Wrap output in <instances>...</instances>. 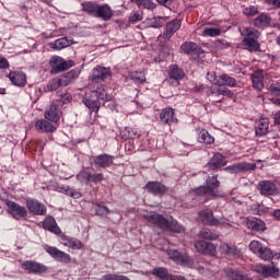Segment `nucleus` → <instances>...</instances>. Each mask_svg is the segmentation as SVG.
Listing matches in <instances>:
<instances>
[{
    "mask_svg": "<svg viewBox=\"0 0 280 280\" xmlns=\"http://www.w3.org/2000/svg\"><path fill=\"white\" fill-rule=\"evenodd\" d=\"M113 96L106 92L104 86L97 88L95 91H92L89 95L83 98V104L89 108L90 113H100V108L102 104H106V102H110Z\"/></svg>",
    "mask_w": 280,
    "mask_h": 280,
    "instance_id": "f257e3e1",
    "label": "nucleus"
},
{
    "mask_svg": "<svg viewBox=\"0 0 280 280\" xmlns=\"http://www.w3.org/2000/svg\"><path fill=\"white\" fill-rule=\"evenodd\" d=\"M241 36L243 37L242 46L247 51L252 54H257V51H261V44L259 43V38H261V32L253 26H244L241 30Z\"/></svg>",
    "mask_w": 280,
    "mask_h": 280,
    "instance_id": "f03ea898",
    "label": "nucleus"
},
{
    "mask_svg": "<svg viewBox=\"0 0 280 280\" xmlns=\"http://www.w3.org/2000/svg\"><path fill=\"white\" fill-rule=\"evenodd\" d=\"M220 180H218V175L210 176L206 179L205 186H199L192 190L195 196L199 198H205V200H213V198L220 197Z\"/></svg>",
    "mask_w": 280,
    "mask_h": 280,
    "instance_id": "7ed1b4c3",
    "label": "nucleus"
},
{
    "mask_svg": "<svg viewBox=\"0 0 280 280\" xmlns=\"http://www.w3.org/2000/svg\"><path fill=\"white\" fill-rule=\"evenodd\" d=\"M148 222L159 226L163 231H174L175 233H185V228L179 224L177 221H170L163 214L156 212H149L144 215Z\"/></svg>",
    "mask_w": 280,
    "mask_h": 280,
    "instance_id": "20e7f679",
    "label": "nucleus"
},
{
    "mask_svg": "<svg viewBox=\"0 0 280 280\" xmlns=\"http://www.w3.org/2000/svg\"><path fill=\"white\" fill-rule=\"evenodd\" d=\"M200 221L208 226H231L229 219H218L213 217V210L203 209L198 213Z\"/></svg>",
    "mask_w": 280,
    "mask_h": 280,
    "instance_id": "39448f33",
    "label": "nucleus"
},
{
    "mask_svg": "<svg viewBox=\"0 0 280 280\" xmlns=\"http://www.w3.org/2000/svg\"><path fill=\"white\" fill-rule=\"evenodd\" d=\"M75 62L73 60H65V58L60 56H52L49 60L50 73L56 75L58 73H62L63 71H69L71 67H73Z\"/></svg>",
    "mask_w": 280,
    "mask_h": 280,
    "instance_id": "423d86ee",
    "label": "nucleus"
},
{
    "mask_svg": "<svg viewBox=\"0 0 280 280\" xmlns=\"http://www.w3.org/2000/svg\"><path fill=\"white\" fill-rule=\"evenodd\" d=\"M167 255L170 259L178 264V266H185L186 268H191L194 266L195 260L187 254H183L176 249H168Z\"/></svg>",
    "mask_w": 280,
    "mask_h": 280,
    "instance_id": "0eeeda50",
    "label": "nucleus"
},
{
    "mask_svg": "<svg viewBox=\"0 0 280 280\" xmlns=\"http://www.w3.org/2000/svg\"><path fill=\"white\" fill-rule=\"evenodd\" d=\"M180 25H183V22L179 19H174L170 22V20L166 21L165 30L160 36V43H167L172 36H174L175 33L180 30Z\"/></svg>",
    "mask_w": 280,
    "mask_h": 280,
    "instance_id": "6e6552de",
    "label": "nucleus"
},
{
    "mask_svg": "<svg viewBox=\"0 0 280 280\" xmlns=\"http://www.w3.org/2000/svg\"><path fill=\"white\" fill-rule=\"evenodd\" d=\"M22 270H25L27 275H45V272H47L49 269L43 262H38L36 260H25L22 264Z\"/></svg>",
    "mask_w": 280,
    "mask_h": 280,
    "instance_id": "1a4fd4ad",
    "label": "nucleus"
},
{
    "mask_svg": "<svg viewBox=\"0 0 280 280\" xmlns=\"http://www.w3.org/2000/svg\"><path fill=\"white\" fill-rule=\"evenodd\" d=\"M44 250L59 264H71V255L58 249V247L44 245Z\"/></svg>",
    "mask_w": 280,
    "mask_h": 280,
    "instance_id": "9d476101",
    "label": "nucleus"
},
{
    "mask_svg": "<svg viewBox=\"0 0 280 280\" xmlns=\"http://www.w3.org/2000/svg\"><path fill=\"white\" fill-rule=\"evenodd\" d=\"M260 196H280V189L277 184L272 180H260L257 186Z\"/></svg>",
    "mask_w": 280,
    "mask_h": 280,
    "instance_id": "9b49d317",
    "label": "nucleus"
},
{
    "mask_svg": "<svg viewBox=\"0 0 280 280\" xmlns=\"http://www.w3.org/2000/svg\"><path fill=\"white\" fill-rule=\"evenodd\" d=\"M26 209L32 213V215H47V206L38 199L27 198Z\"/></svg>",
    "mask_w": 280,
    "mask_h": 280,
    "instance_id": "f8f14e48",
    "label": "nucleus"
},
{
    "mask_svg": "<svg viewBox=\"0 0 280 280\" xmlns=\"http://www.w3.org/2000/svg\"><path fill=\"white\" fill-rule=\"evenodd\" d=\"M34 128L37 132L45 135L56 132L58 130V125L47 118H40L35 120Z\"/></svg>",
    "mask_w": 280,
    "mask_h": 280,
    "instance_id": "ddd939ff",
    "label": "nucleus"
},
{
    "mask_svg": "<svg viewBox=\"0 0 280 280\" xmlns=\"http://www.w3.org/2000/svg\"><path fill=\"white\" fill-rule=\"evenodd\" d=\"M5 205L9 209L10 215L14 218V220H21L23 218H27V209L15 201L5 200Z\"/></svg>",
    "mask_w": 280,
    "mask_h": 280,
    "instance_id": "4468645a",
    "label": "nucleus"
},
{
    "mask_svg": "<svg viewBox=\"0 0 280 280\" xmlns=\"http://www.w3.org/2000/svg\"><path fill=\"white\" fill-rule=\"evenodd\" d=\"M225 172L229 174H244V172H255L257 164L250 162H241L234 165L226 166Z\"/></svg>",
    "mask_w": 280,
    "mask_h": 280,
    "instance_id": "2eb2a0df",
    "label": "nucleus"
},
{
    "mask_svg": "<svg viewBox=\"0 0 280 280\" xmlns=\"http://www.w3.org/2000/svg\"><path fill=\"white\" fill-rule=\"evenodd\" d=\"M94 167L96 170H106L113 167L115 164V158L110 154L103 153L96 156H93Z\"/></svg>",
    "mask_w": 280,
    "mask_h": 280,
    "instance_id": "dca6fc26",
    "label": "nucleus"
},
{
    "mask_svg": "<svg viewBox=\"0 0 280 280\" xmlns=\"http://www.w3.org/2000/svg\"><path fill=\"white\" fill-rule=\"evenodd\" d=\"M44 117L58 126V124H60V117H62V108L56 103H52L45 109Z\"/></svg>",
    "mask_w": 280,
    "mask_h": 280,
    "instance_id": "f3484780",
    "label": "nucleus"
},
{
    "mask_svg": "<svg viewBox=\"0 0 280 280\" xmlns=\"http://www.w3.org/2000/svg\"><path fill=\"white\" fill-rule=\"evenodd\" d=\"M160 124L162 126H172V124H177L176 113L172 107H165L160 112Z\"/></svg>",
    "mask_w": 280,
    "mask_h": 280,
    "instance_id": "a211bd4d",
    "label": "nucleus"
},
{
    "mask_svg": "<svg viewBox=\"0 0 280 280\" xmlns=\"http://www.w3.org/2000/svg\"><path fill=\"white\" fill-rule=\"evenodd\" d=\"M14 86L23 89L27 84V74L21 70L10 71L7 75Z\"/></svg>",
    "mask_w": 280,
    "mask_h": 280,
    "instance_id": "6ab92c4d",
    "label": "nucleus"
},
{
    "mask_svg": "<svg viewBox=\"0 0 280 280\" xmlns=\"http://www.w3.org/2000/svg\"><path fill=\"white\" fill-rule=\"evenodd\" d=\"M226 165V158L222 153H214L210 161L207 163L209 172H218Z\"/></svg>",
    "mask_w": 280,
    "mask_h": 280,
    "instance_id": "aec40b11",
    "label": "nucleus"
},
{
    "mask_svg": "<svg viewBox=\"0 0 280 280\" xmlns=\"http://www.w3.org/2000/svg\"><path fill=\"white\" fill-rule=\"evenodd\" d=\"M145 189L149 194L153 196H163V194H167V186L159 180H152L147 183Z\"/></svg>",
    "mask_w": 280,
    "mask_h": 280,
    "instance_id": "412c9836",
    "label": "nucleus"
},
{
    "mask_svg": "<svg viewBox=\"0 0 280 280\" xmlns=\"http://www.w3.org/2000/svg\"><path fill=\"white\" fill-rule=\"evenodd\" d=\"M110 68L96 66L92 72L93 82H106L110 78Z\"/></svg>",
    "mask_w": 280,
    "mask_h": 280,
    "instance_id": "4be33fe9",
    "label": "nucleus"
},
{
    "mask_svg": "<svg viewBox=\"0 0 280 280\" xmlns=\"http://www.w3.org/2000/svg\"><path fill=\"white\" fill-rule=\"evenodd\" d=\"M254 270L258 275H262L265 279L268 277H272L273 279H277V277H279V268L275 266L256 265Z\"/></svg>",
    "mask_w": 280,
    "mask_h": 280,
    "instance_id": "5701e85b",
    "label": "nucleus"
},
{
    "mask_svg": "<svg viewBox=\"0 0 280 280\" xmlns=\"http://www.w3.org/2000/svg\"><path fill=\"white\" fill-rule=\"evenodd\" d=\"M195 248L198 253H201L202 255H210L211 257L215 255V245H213V243L211 242L196 241Z\"/></svg>",
    "mask_w": 280,
    "mask_h": 280,
    "instance_id": "b1692460",
    "label": "nucleus"
},
{
    "mask_svg": "<svg viewBox=\"0 0 280 280\" xmlns=\"http://www.w3.org/2000/svg\"><path fill=\"white\" fill-rule=\"evenodd\" d=\"M180 49L183 54H186V56H200V54H203L202 47L198 46V44L194 42L183 43Z\"/></svg>",
    "mask_w": 280,
    "mask_h": 280,
    "instance_id": "393cba45",
    "label": "nucleus"
},
{
    "mask_svg": "<svg viewBox=\"0 0 280 280\" xmlns=\"http://www.w3.org/2000/svg\"><path fill=\"white\" fill-rule=\"evenodd\" d=\"M272 23V18L268 13H260L253 20L254 27L258 30H265V27H270Z\"/></svg>",
    "mask_w": 280,
    "mask_h": 280,
    "instance_id": "a878e982",
    "label": "nucleus"
},
{
    "mask_svg": "<svg viewBox=\"0 0 280 280\" xmlns=\"http://www.w3.org/2000/svg\"><path fill=\"white\" fill-rule=\"evenodd\" d=\"M223 272L228 280H253L250 279V277H248V275L231 267H226L225 269H223Z\"/></svg>",
    "mask_w": 280,
    "mask_h": 280,
    "instance_id": "bb28decb",
    "label": "nucleus"
},
{
    "mask_svg": "<svg viewBox=\"0 0 280 280\" xmlns=\"http://www.w3.org/2000/svg\"><path fill=\"white\" fill-rule=\"evenodd\" d=\"M114 13L113 9L108 4H98L96 9V15L94 19H102V21H110L113 19Z\"/></svg>",
    "mask_w": 280,
    "mask_h": 280,
    "instance_id": "cd10ccee",
    "label": "nucleus"
},
{
    "mask_svg": "<svg viewBox=\"0 0 280 280\" xmlns=\"http://www.w3.org/2000/svg\"><path fill=\"white\" fill-rule=\"evenodd\" d=\"M42 224H43V229H45V231H49L50 233H54L55 235H60V233H62V230H60V226H58L56 219L51 215L47 217L43 221Z\"/></svg>",
    "mask_w": 280,
    "mask_h": 280,
    "instance_id": "c85d7f7f",
    "label": "nucleus"
},
{
    "mask_svg": "<svg viewBox=\"0 0 280 280\" xmlns=\"http://www.w3.org/2000/svg\"><path fill=\"white\" fill-rule=\"evenodd\" d=\"M168 78L170 80H174L176 84H179L180 80L185 78V70L179 68L178 65H171L168 68Z\"/></svg>",
    "mask_w": 280,
    "mask_h": 280,
    "instance_id": "c756f323",
    "label": "nucleus"
},
{
    "mask_svg": "<svg viewBox=\"0 0 280 280\" xmlns=\"http://www.w3.org/2000/svg\"><path fill=\"white\" fill-rule=\"evenodd\" d=\"M270 126V120L268 118H260L255 122L256 137H266L268 135V128Z\"/></svg>",
    "mask_w": 280,
    "mask_h": 280,
    "instance_id": "7c9ffc66",
    "label": "nucleus"
},
{
    "mask_svg": "<svg viewBox=\"0 0 280 280\" xmlns=\"http://www.w3.org/2000/svg\"><path fill=\"white\" fill-rule=\"evenodd\" d=\"M221 250L224 253V255H228L229 257H242V250L237 248L235 245H229L226 243H223L221 245Z\"/></svg>",
    "mask_w": 280,
    "mask_h": 280,
    "instance_id": "2f4dec72",
    "label": "nucleus"
},
{
    "mask_svg": "<svg viewBox=\"0 0 280 280\" xmlns=\"http://www.w3.org/2000/svg\"><path fill=\"white\" fill-rule=\"evenodd\" d=\"M247 229L252 231H266V223L261 219L253 218L247 221Z\"/></svg>",
    "mask_w": 280,
    "mask_h": 280,
    "instance_id": "473e14b6",
    "label": "nucleus"
},
{
    "mask_svg": "<svg viewBox=\"0 0 280 280\" xmlns=\"http://www.w3.org/2000/svg\"><path fill=\"white\" fill-rule=\"evenodd\" d=\"M218 86H230L234 88L237 86V80L229 74H221L219 75Z\"/></svg>",
    "mask_w": 280,
    "mask_h": 280,
    "instance_id": "72a5a7b5",
    "label": "nucleus"
},
{
    "mask_svg": "<svg viewBox=\"0 0 280 280\" xmlns=\"http://www.w3.org/2000/svg\"><path fill=\"white\" fill-rule=\"evenodd\" d=\"M60 86H69V80L61 77L59 79H51L47 84L48 91H58Z\"/></svg>",
    "mask_w": 280,
    "mask_h": 280,
    "instance_id": "f704fd0d",
    "label": "nucleus"
},
{
    "mask_svg": "<svg viewBox=\"0 0 280 280\" xmlns=\"http://www.w3.org/2000/svg\"><path fill=\"white\" fill-rule=\"evenodd\" d=\"M151 275L159 280H168L171 273L165 267H155L151 270Z\"/></svg>",
    "mask_w": 280,
    "mask_h": 280,
    "instance_id": "c9c22d12",
    "label": "nucleus"
},
{
    "mask_svg": "<svg viewBox=\"0 0 280 280\" xmlns=\"http://www.w3.org/2000/svg\"><path fill=\"white\" fill-rule=\"evenodd\" d=\"M198 142L205 143L206 145H211L212 143H215V138L207 131V129H201L198 133Z\"/></svg>",
    "mask_w": 280,
    "mask_h": 280,
    "instance_id": "e433bc0d",
    "label": "nucleus"
},
{
    "mask_svg": "<svg viewBox=\"0 0 280 280\" xmlns=\"http://www.w3.org/2000/svg\"><path fill=\"white\" fill-rule=\"evenodd\" d=\"M253 89L256 91H264V73L255 72L252 74Z\"/></svg>",
    "mask_w": 280,
    "mask_h": 280,
    "instance_id": "4c0bfd02",
    "label": "nucleus"
},
{
    "mask_svg": "<svg viewBox=\"0 0 280 280\" xmlns=\"http://www.w3.org/2000/svg\"><path fill=\"white\" fill-rule=\"evenodd\" d=\"M199 237H201V240L213 241V240H218V237H220V233L218 231L211 230L209 228H203L199 233Z\"/></svg>",
    "mask_w": 280,
    "mask_h": 280,
    "instance_id": "58836bf2",
    "label": "nucleus"
},
{
    "mask_svg": "<svg viewBox=\"0 0 280 280\" xmlns=\"http://www.w3.org/2000/svg\"><path fill=\"white\" fill-rule=\"evenodd\" d=\"M81 7H82V12H86L89 16H94L95 19V15L97 14V8H98L97 3L88 1V2L81 3Z\"/></svg>",
    "mask_w": 280,
    "mask_h": 280,
    "instance_id": "ea45409f",
    "label": "nucleus"
},
{
    "mask_svg": "<svg viewBox=\"0 0 280 280\" xmlns=\"http://www.w3.org/2000/svg\"><path fill=\"white\" fill-rule=\"evenodd\" d=\"M121 139L128 140V139H139L141 137V133L139 130L132 128V127H126L124 131L121 132Z\"/></svg>",
    "mask_w": 280,
    "mask_h": 280,
    "instance_id": "a19ab883",
    "label": "nucleus"
},
{
    "mask_svg": "<svg viewBox=\"0 0 280 280\" xmlns=\"http://www.w3.org/2000/svg\"><path fill=\"white\" fill-rule=\"evenodd\" d=\"M250 211L254 215H268V213H270V208L262 203H256L250 207Z\"/></svg>",
    "mask_w": 280,
    "mask_h": 280,
    "instance_id": "79ce46f5",
    "label": "nucleus"
},
{
    "mask_svg": "<svg viewBox=\"0 0 280 280\" xmlns=\"http://www.w3.org/2000/svg\"><path fill=\"white\" fill-rule=\"evenodd\" d=\"M131 3H136L139 8H144V10H156V3L154 0H130Z\"/></svg>",
    "mask_w": 280,
    "mask_h": 280,
    "instance_id": "37998d69",
    "label": "nucleus"
},
{
    "mask_svg": "<svg viewBox=\"0 0 280 280\" xmlns=\"http://www.w3.org/2000/svg\"><path fill=\"white\" fill-rule=\"evenodd\" d=\"M109 213H110V209L104 206V202L95 203V215H98V218H107Z\"/></svg>",
    "mask_w": 280,
    "mask_h": 280,
    "instance_id": "c03bdc74",
    "label": "nucleus"
},
{
    "mask_svg": "<svg viewBox=\"0 0 280 280\" xmlns=\"http://www.w3.org/2000/svg\"><path fill=\"white\" fill-rule=\"evenodd\" d=\"M66 47H71V40L67 37L58 38L52 44V49H57L58 51H60V49H66Z\"/></svg>",
    "mask_w": 280,
    "mask_h": 280,
    "instance_id": "a18cd8bd",
    "label": "nucleus"
},
{
    "mask_svg": "<svg viewBox=\"0 0 280 280\" xmlns=\"http://www.w3.org/2000/svg\"><path fill=\"white\" fill-rule=\"evenodd\" d=\"M258 257L264 261H270V259H275V255L272 254V250L265 245L262 246V249H260Z\"/></svg>",
    "mask_w": 280,
    "mask_h": 280,
    "instance_id": "49530a36",
    "label": "nucleus"
},
{
    "mask_svg": "<svg viewBox=\"0 0 280 280\" xmlns=\"http://www.w3.org/2000/svg\"><path fill=\"white\" fill-rule=\"evenodd\" d=\"M130 80L135 82V84H143L145 82V73L142 71H135L129 74Z\"/></svg>",
    "mask_w": 280,
    "mask_h": 280,
    "instance_id": "de8ad7c7",
    "label": "nucleus"
},
{
    "mask_svg": "<svg viewBox=\"0 0 280 280\" xmlns=\"http://www.w3.org/2000/svg\"><path fill=\"white\" fill-rule=\"evenodd\" d=\"M167 21H170V18L167 16L153 18L151 21V27L158 30L159 27H163L164 25H166Z\"/></svg>",
    "mask_w": 280,
    "mask_h": 280,
    "instance_id": "09e8293b",
    "label": "nucleus"
},
{
    "mask_svg": "<svg viewBox=\"0 0 280 280\" xmlns=\"http://www.w3.org/2000/svg\"><path fill=\"white\" fill-rule=\"evenodd\" d=\"M91 172L83 170L77 174V180H79V183H85V185H89L91 183Z\"/></svg>",
    "mask_w": 280,
    "mask_h": 280,
    "instance_id": "8fccbe9b",
    "label": "nucleus"
},
{
    "mask_svg": "<svg viewBox=\"0 0 280 280\" xmlns=\"http://www.w3.org/2000/svg\"><path fill=\"white\" fill-rule=\"evenodd\" d=\"M222 34V30L215 27H208L203 30L202 36H210L211 38L215 36H220Z\"/></svg>",
    "mask_w": 280,
    "mask_h": 280,
    "instance_id": "3c124183",
    "label": "nucleus"
},
{
    "mask_svg": "<svg viewBox=\"0 0 280 280\" xmlns=\"http://www.w3.org/2000/svg\"><path fill=\"white\" fill-rule=\"evenodd\" d=\"M210 93H214L215 95H224L226 97H233V92L231 90H229L228 88H223V89H211Z\"/></svg>",
    "mask_w": 280,
    "mask_h": 280,
    "instance_id": "603ef678",
    "label": "nucleus"
},
{
    "mask_svg": "<svg viewBox=\"0 0 280 280\" xmlns=\"http://www.w3.org/2000/svg\"><path fill=\"white\" fill-rule=\"evenodd\" d=\"M264 248V244L259 241H252L249 243V250L254 253V255H259L260 250Z\"/></svg>",
    "mask_w": 280,
    "mask_h": 280,
    "instance_id": "864d4df0",
    "label": "nucleus"
},
{
    "mask_svg": "<svg viewBox=\"0 0 280 280\" xmlns=\"http://www.w3.org/2000/svg\"><path fill=\"white\" fill-rule=\"evenodd\" d=\"M243 14L245 16H257L259 14V8L256 5H249L243 9Z\"/></svg>",
    "mask_w": 280,
    "mask_h": 280,
    "instance_id": "5fc2aeb1",
    "label": "nucleus"
},
{
    "mask_svg": "<svg viewBox=\"0 0 280 280\" xmlns=\"http://www.w3.org/2000/svg\"><path fill=\"white\" fill-rule=\"evenodd\" d=\"M140 21H143V12L137 11L132 12L129 16V23L131 25H135L136 23H139Z\"/></svg>",
    "mask_w": 280,
    "mask_h": 280,
    "instance_id": "6e6d98bb",
    "label": "nucleus"
},
{
    "mask_svg": "<svg viewBox=\"0 0 280 280\" xmlns=\"http://www.w3.org/2000/svg\"><path fill=\"white\" fill-rule=\"evenodd\" d=\"M33 145L35 148V152H39V154H43V150H45V145H47V142L45 140H34Z\"/></svg>",
    "mask_w": 280,
    "mask_h": 280,
    "instance_id": "4d7b16f0",
    "label": "nucleus"
},
{
    "mask_svg": "<svg viewBox=\"0 0 280 280\" xmlns=\"http://www.w3.org/2000/svg\"><path fill=\"white\" fill-rule=\"evenodd\" d=\"M79 77H80V70L73 69V70H70L65 77H61V78L68 80L70 84L71 80H75V78H79Z\"/></svg>",
    "mask_w": 280,
    "mask_h": 280,
    "instance_id": "13d9d810",
    "label": "nucleus"
},
{
    "mask_svg": "<svg viewBox=\"0 0 280 280\" xmlns=\"http://www.w3.org/2000/svg\"><path fill=\"white\" fill-rule=\"evenodd\" d=\"M271 95L280 96V82L271 83L269 86Z\"/></svg>",
    "mask_w": 280,
    "mask_h": 280,
    "instance_id": "bf43d9fd",
    "label": "nucleus"
},
{
    "mask_svg": "<svg viewBox=\"0 0 280 280\" xmlns=\"http://www.w3.org/2000/svg\"><path fill=\"white\" fill-rule=\"evenodd\" d=\"M104 180V174L102 173H91L90 183H102Z\"/></svg>",
    "mask_w": 280,
    "mask_h": 280,
    "instance_id": "052dcab7",
    "label": "nucleus"
},
{
    "mask_svg": "<svg viewBox=\"0 0 280 280\" xmlns=\"http://www.w3.org/2000/svg\"><path fill=\"white\" fill-rule=\"evenodd\" d=\"M70 248H72V250H80L82 248V242L80 240L72 238Z\"/></svg>",
    "mask_w": 280,
    "mask_h": 280,
    "instance_id": "680f3d73",
    "label": "nucleus"
},
{
    "mask_svg": "<svg viewBox=\"0 0 280 280\" xmlns=\"http://www.w3.org/2000/svg\"><path fill=\"white\" fill-rule=\"evenodd\" d=\"M207 80H209V82H211L212 84L218 85V80H220V77L215 75V72H208Z\"/></svg>",
    "mask_w": 280,
    "mask_h": 280,
    "instance_id": "e2e57ef3",
    "label": "nucleus"
},
{
    "mask_svg": "<svg viewBox=\"0 0 280 280\" xmlns=\"http://www.w3.org/2000/svg\"><path fill=\"white\" fill-rule=\"evenodd\" d=\"M268 5H271L275 10H280V0H265Z\"/></svg>",
    "mask_w": 280,
    "mask_h": 280,
    "instance_id": "0e129e2a",
    "label": "nucleus"
},
{
    "mask_svg": "<svg viewBox=\"0 0 280 280\" xmlns=\"http://www.w3.org/2000/svg\"><path fill=\"white\" fill-rule=\"evenodd\" d=\"M0 69H10V61L3 56H0Z\"/></svg>",
    "mask_w": 280,
    "mask_h": 280,
    "instance_id": "69168bd1",
    "label": "nucleus"
},
{
    "mask_svg": "<svg viewBox=\"0 0 280 280\" xmlns=\"http://www.w3.org/2000/svg\"><path fill=\"white\" fill-rule=\"evenodd\" d=\"M160 5H163L164 8H171L172 3H174V0H156Z\"/></svg>",
    "mask_w": 280,
    "mask_h": 280,
    "instance_id": "338daca9",
    "label": "nucleus"
},
{
    "mask_svg": "<svg viewBox=\"0 0 280 280\" xmlns=\"http://www.w3.org/2000/svg\"><path fill=\"white\" fill-rule=\"evenodd\" d=\"M271 215L275 218V220H278V222H280V209L273 210Z\"/></svg>",
    "mask_w": 280,
    "mask_h": 280,
    "instance_id": "774afa93",
    "label": "nucleus"
}]
</instances>
